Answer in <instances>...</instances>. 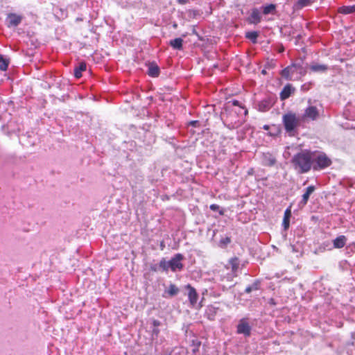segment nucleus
<instances>
[{
	"label": "nucleus",
	"instance_id": "obj_5",
	"mask_svg": "<svg viewBox=\"0 0 355 355\" xmlns=\"http://www.w3.org/2000/svg\"><path fill=\"white\" fill-rule=\"evenodd\" d=\"M276 98L273 96H268L257 104V110L259 112H266L268 111L275 104Z\"/></svg>",
	"mask_w": 355,
	"mask_h": 355
},
{
	"label": "nucleus",
	"instance_id": "obj_11",
	"mask_svg": "<svg viewBox=\"0 0 355 355\" xmlns=\"http://www.w3.org/2000/svg\"><path fill=\"white\" fill-rule=\"evenodd\" d=\"M186 289L188 290V298L191 305L194 306L198 301V295L196 290L190 284L186 286Z\"/></svg>",
	"mask_w": 355,
	"mask_h": 355
},
{
	"label": "nucleus",
	"instance_id": "obj_29",
	"mask_svg": "<svg viewBox=\"0 0 355 355\" xmlns=\"http://www.w3.org/2000/svg\"><path fill=\"white\" fill-rule=\"evenodd\" d=\"M258 33L257 31H250L248 32L245 34V37L250 40L253 43L257 42V39L258 37Z\"/></svg>",
	"mask_w": 355,
	"mask_h": 355
},
{
	"label": "nucleus",
	"instance_id": "obj_20",
	"mask_svg": "<svg viewBox=\"0 0 355 355\" xmlns=\"http://www.w3.org/2000/svg\"><path fill=\"white\" fill-rule=\"evenodd\" d=\"M169 44L174 49L181 50L183 47V40L180 37H177L174 40H171L169 42Z\"/></svg>",
	"mask_w": 355,
	"mask_h": 355
},
{
	"label": "nucleus",
	"instance_id": "obj_3",
	"mask_svg": "<svg viewBox=\"0 0 355 355\" xmlns=\"http://www.w3.org/2000/svg\"><path fill=\"white\" fill-rule=\"evenodd\" d=\"M312 168L315 171L324 169L331 164V160L324 153H312Z\"/></svg>",
	"mask_w": 355,
	"mask_h": 355
},
{
	"label": "nucleus",
	"instance_id": "obj_26",
	"mask_svg": "<svg viewBox=\"0 0 355 355\" xmlns=\"http://www.w3.org/2000/svg\"><path fill=\"white\" fill-rule=\"evenodd\" d=\"M262 8H263V13L266 15L274 13V12L275 11V9H276V6L273 3H270V4L265 6H263Z\"/></svg>",
	"mask_w": 355,
	"mask_h": 355
},
{
	"label": "nucleus",
	"instance_id": "obj_1",
	"mask_svg": "<svg viewBox=\"0 0 355 355\" xmlns=\"http://www.w3.org/2000/svg\"><path fill=\"white\" fill-rule=\"evenodd\" d=\"M292 164L295 170L300 173L309 171L312 167V153L309 151L301 152L295 155L292 158Z\"/></svg>",
	"mask_w": 355,
	"mask_h": 355
},
{
	"label": "nucleus",
	"instance_id": "obj_39",
	"mask_svg": "<svg viewBox=\"0 0 355 355\" xmlns=\"http://www.w3.org/2000/svg\"><path fill=\"white\" fill-rule=\"evenodd\" d=\"M268 303L273 306L276 304V302L273 298H270L268 301Z\"/></svg>",
	"mask_w": 355,
	"mask_h": 355
},
{
	"label": "nucleus",
	"instance_id": "obj_24",
	"mask_svg": "<svg viewBox=\"0 0 355 355\" xmlns=\"http://www.w3.org/2000/svg\"><path fill=\"white\" fill-rule=\"evenodd\" d=\"M179 293V288L173 284H171L164 293H168L170 297L176 295Z\"/></svg>",
	"mask_w": 355,
	"mask_h": 355
},
{
	"label": "nucleus",
	"instance_id": "obj_4",
	"mask_svg": "<svg viewBox=\"0 0 355 355\" xmlns=\"http://www.w3.org/2000/svg\"><path fill=\"white\" fill-rule=\"evenodd\" d=\"M252 327L248 322L247 318H243L239 321L236 326V333L243 334L245 337H248L251 334Z\"/></svg>",
	"mask_w": 355,
	"mask_h": 355
},
{
	"label": "nucleus",
	"instance_id": "obj_35",
	"mask_svg": "<svg viewBox=\"0 0 355 355\" xmlns=\"http://www.w3.org/2000/svg\"><path fill=\"white\" fill-rule=\"evenodd\" d=\"M200 124V122L197 120H194V121H191L189 123V125H191V126H193V127H197Z\"/></svg>",
	"mask_w": 355,
	"mask_h": 355
},
{
	"label": "nucleus",
	"instance_id": "obj_8",
	"mask_svg": "<svg viewBox=\"0 0 355 355\" xmlns=\"http://www.w3.org/2000/svg\"><path fill=\"white\" fill-rule=\"evenodd\" d=\"M318 110L316 107L309 106L307 108H306L304 114L300 116V117L302 121H304L307 119L314 121L318 118Z\"/></svg>",
	"mask_w": 355,
	"mask_h": 355
},
{
	"label": "nucleus",
	"instance_id": "obj_15",
	"mask_svg": "<svg viewBox=\"0 0 355 355\" xmlns=\"http://www.w3.org/2000/svg\"><path fill=\"white\" fill-rule=\"evenodd\" d=\"M315 187L313 185L309 186L306 189V192L302 195V200L300 202V205L302 207H304L307 204V202L309 200L310 195L313 193L315 191Z\"/></svg>",
	"mask_w": 355,
	"mask_h": 355
},
{
	"label": "nucleus",
	"instance_id": "obj_37",
	"mask_svg": "<svg viewBox=\"0 0 355 355\" xmlns=\"http://www.w3.org/2000/svg\"><path fill=\"white\" fill-rule=\"evenodd\" d=\"M152 333L153 335L157 336L158 334H159V329H158V327H153V329H152Z\"/></svg>",
	"mask_w": 355,
	"mask_h": 355
},
{
	"label": "nucleus",
	"instance_id": "obj_25",
	"mask_svg": "<svg viewBox=\"0 0 355 355\" xmlns=\"http://www.w3.org/2000/svg\"><path fill=\"white\" fill-rule=\"evenodd\" d=\"M9 60L0 54V70L6 71L9 65Z\"/></svg>",
	"mask_w": 355,
	"mask_h": 355
},
{
	"label": "nucleus",
	"instance_id": "obj_22",
	"mask_svg": "<svg viewBox=\"0 0 355 355\" xmlns=\"http://www.w3.org/2000/svg\"><path fill=\"white\" fill-rule=\"evenodd\" d=\"M338 12L344 15L354 13L355 12V5L343 6L338 8Z\"/></svg>",
	"mask_w": 355,
	"mask_h": 355
},
{
	"label": "nucleus",
	"instance_id": "obj_7",
	"mask_svg": "<svg viewBox=\"0 0 355 355\" xmlns=\"http://www.w3.org/2000/svg\"><path fill=\"white\" fill-rule=\"evenodd\" d=\"M184 259V256L178 253L175 254L170 260H169V266L170 269L173 272H175L177 270H182L184 266L182 263V261Z\"/></svg>",
	"mask_w": 355,
	"mask_h": 355
},
{
	"label": "nucleus",
	"instance_id": "obj_34",
	"mask_svg": "<svg viewBox=\"0 0 355 355\" xmlns=\"http://www.w3.org/2000/svg\"><path fill=\"white\" fill-rule=\"evenodd\" d=\"M313 0H297V5L300 8L309 6Z\"/></svg>",
	"mask_w": 355,
	"mask_h": 355
},
{
	"label": "nucleus",
	"instance_id": "obj_18",
	"mask_svg": "<svg viewBox=\"0 0 355 355\" xmlns=\"http://www.w3.org/2000/svg\"><path fill=\"white\" fill-rule=\"evenodd\" d=\"M309 68L313 72L323 73L328 69V66L323 64L313 63L310 65Z\"/></svg>",
	"mask_w": 355,
	"mask_h": 355
},
{
	"label": "nucleus",
	"instance_id": "obj_10",
	"mask_svg": "<svg viewBox=\"0 0 355 355\" xmlns=\"http://www.w3.org/2000/svg\"><path fill=\"white\" fill-rule=\"evenodd\" d=\"M295 91V89L291 84L286 85L280 92L279 97L282 101L288 98Z\"/></svg>",
	"mask_w": 355,
	"mask_h": 355
},
{
	"label": "nucleus",
	"instance_id": "obj_28",
	"mask_svg": "<svg viewBox=\"0 0 355 355\" xmlns=\"http://www.w3.org/2000/svg\"><path fill=\"white\" fill-rule=\"evenodd\" d=\"M201 345V342L198 339L192 340L191 341V351L193 354H196L199 351V348Z\"/></svg>",
	"mask_w": 355,
	"mask_h": 355
},
{
	"label": "nucleus",
	"instance_id": "obj_9",
	"mask_svg": "<svg viewBox=\"0 0 355 355\" xmlns=\"http://www.w3.org/2000/svg\"><path fill=\"white\" fill-rule=\"evenodd\" d=\"M261 164L265 166H273L276 164V158L270 153H263L261 156Z\"/></svg>",
	"mask_w": 355,
	"mask_h": 355
},
{
	"label": "nucleus",
	"instance_id": "obj_19",
	"mask_svg": "<svg viewBox=\"0 0 355 355\" xmlns=\"http://www.w3.org/2000/svg\"><path fill=\"white\" fill-rule=\"evenodd\" d=\"M87 68L86 63L85 62H81L74 68V76L76 78H80L82 77L83 71H85Z\"/></svg>",
	"mask_w": 355,
	"mask_h": 355
},
{
	"label": "nucleus",
	"instance_id": "obj_42",
	"mask_svg": "<svg viewBox=\"0 0 355 355\" xmlns=\"http://www.w3.org/2000/svg\"><path fill=\"white\" fill-rule=\"evenodd\" d=\"M323 245H326L327 247H329L330 245V243L326 244V243H323Z\"/></svg>",
	"mask_w": 355,
	"mask_h": 355
},
{
	"label": "nucleus",
	"instance_id": "obj_41",
	"mask_svg": "<svg viewBox=\"0 0 355 355\" xmlns=\"http://www.w3.org/2000/svg\"><path fill=\"white\" fill-rule=\"evenodd\" d=\"M263 128L264 130H269V128H270V127H269V125H263Z\"/></svg>",
	"mask_w": 355,
	"mask_h": 355
},
{
	"label": "nucleus",
	"instance_id": "obj_16",
	"mask_svg": "<svg viewBox=\"0 0 355 355\" xmlns=\"http://www.w3.org/2000/svg\"><path fill=\"white\" fill-rule=\"evenodd\" d=\"M291 217V210L290 208H287L284 214V218L282 222V226L284 229V230H286L288 229L290 225V218Z\"/></svg>",
	"mask_w": 355,
	"mask_h": 355
},
{
	"label": "nucleus",
	"instance_id": "obj_17",
	"mask_svg": "<svg viewBox=\"0 0 355 355\" xmlns=\"http://www.w3.org/2000/svg\"><path fill=\"white\" fill-rule=\"evenodd\" d=\"M347 239L345 236L341 235L336 237L333 241V245L334 248H342L345 245Z\"/></svg>",
	"mask_w": 355,
	"mask_h": 355
},
{
	"label": "nucleus",
	"instance_id": "obj_14",
	"mask_svg": "<svg viewBox=\"0 0 355 355\" xmlns=\"http://www.w3.org/2000/svg\"><path fill=\"white\" fill-rule=\"evenodd\" d=\"M8 27H15L18 26L22 20V17L20 15H18L15 13H10L8 16Z\"/></svg>",
	"mask_w": 355,
	"mask_h": 355
},
{
	"label": "nucleus",
	"instance_id": "obj_40",
	"mask_svg": "<svg viewBox=\"0 0 355 355\" xmlns=\"http://www.w3.org/2000/svg\"><path fill=\"white\" fill-rule=\"evenodd\" d=\"M150 269L153 270V271H157V266H152L150 267Z\"/></svg>",
	"mask_w": 355,
	"mask_h": 355
},
{
	"label": "nucleus",
	"instance_id": "obj_31",
	"mask_svg": "<svg viewBox=\"0 0 355 355\" xmlns=\"http://www.w3.org/2000/svg\"><path fill=\"white\" fill-rule=\"evenodd\" d=\"M231 242V239L229 236L223 237L218 243L219 247L224 248L227 246Z\"/></svg>",
	"mask_w": 355,
	"mask_h": 355
},
{
	"label": "nucleus",
	"instance_id": "obj_32",
	"mask_svg": "<svg viewBox=\"0 0 355 355\" xmlns=\"http://www.w3.org/2000/svg\"><path fill=\"white\" fill-rule=\"evenodd\" d=\"M230 103H232V104L234 106L239 107L241 110H243V114L245 116H246L248 114L247 108H245L244 106H242L241 103L240 101L237 100H232Z\"/></svg>",
	"mask_w": 355,
	"mask_h": 355
},
{
	"label": "nucleus",
	"instance_id": "obj_13",
	"mask_svg": "<svg viewBox=\"0 0 355 355\" xmlns=\"http://www.w3.org/2000/svg\"><path fill=\"white\" fill-rule=\"evenodd\" d=\"M261 15L258 8H253L251 14L248 17V22L250 24H257L261 22Z\"/></svg>",
	"mask_w": 355,
	"mask_h": 355
},
{
	"label": "nucleus",
	"instance_id": "obj_30",
	"mask_svg": "<svg viewBox=\"0 0 355 355\" xmlns=\"http://www.w3.org/2000/svg\"><path fill=\"white\" fill-rule=\"evenodd\" d=\"M159 267L163 270V271H168L170 268L169 266V261H166L164 258H162L159 263Z\"/></svg>",
	"mask_w": 355,
	"mask_h": 355
},
{
	"label": "nucleus",
	"instance_id": "obj_12",
	"mask_svg": "<svg viewBox=\"0 0 355 355\" xmlns=\"http://www.w3.org/2000/svg\"><path fill=\"white\" fill-rule=\"evenodd\" d=\"M239 258L234 257L231 258L229 261L228 264L225 266L226 269L228 270L229 268H231V272L234 273L235 275H238V271L239 268Z\"/></svg>",
	"mask_w": 355,
	"mask_h": 355
},
{
	"label": "nucleus",
	"instance_id": "obj_2",
	"mask_svg": "<svg viewBox=\"0 0 355 355\" xmlns=\"http://www.w3.org/2000/svg\"><path fill=\"white\" fill-rule=\"evenodd\" d=\"M302 121L300 116H297L293 112H288L282 116L284 129L291 137L295 135L296 128L300 125Z\"/></svg>",
	"mask_w": 355,
	"mask_h": 355
},
{
	"label": "nucleus",
	"instance_id": "obj_6",
	"mask_svg": "<svg viewBox=\"0 0 355 355\" xmlns=\"http://www.w3.org/2000/svg\"><path fill=\"white\" fill-rule=\"evenodd\" d=\"M302 68V67L300 63H293L292 64L282 69L280 72V74L286 80H291L295 72L297 69H301Z\"/></svg>",
	"mask_w": 355,
	"mask_h": 355
},
{
	"label": "nucleus",
	"instance_id": "obj_43",
	"mask_svg": "<svg viewBox=\"0 0 355 355\" xmlns=\"http://www.w3.org/2000/svg\"><path fill=\"white\" fill-rule=\"evenodd\" d=\"M261 73H262L263 74H265V73H266V70H265V69H263V70H262Z\"/></svg>",
	"mask_w": 355,
	"mask_h": 355
},
{
	"label": "nucleus",
	"instance_id": "obj_27",
	"mask_svg": "<svg viewBox=\"0 0 355 355\" xmlns=\"http://www.w3.org/2000/svg\"><path fill=\"white\" fill-rule=\"evenodd\" d=\"M238 275H235L234 273H232L231 272H228L227 273L223 272L220 275V280L223 281L226 279L227 282H232L234 278L237 277Z\"/></svg>",
	"mask_w": 355,
	"mask_h": 355
},
{
	"label": "nucleus",
	"instance_id": "obj_33",
	"mask_svg": "<svg viewBox=\"0 0 355 355\" xmlns=\"http://www.w3.org/2000/svg\"><path fill=\"white\" fill-rule=\"evenodd\" d=\"M211 210L214 211H218L219 214L223 216L224 214V211L223 209H220V206L216 204H212L209 206Z\"/></svg>",
	"mask_w": 355,
	"mask_h": 355
},
{
	"label": "nucleus",
	"instance_id": "obj_23",
	"mask_svg": "<svg viewBox=\"0 0 355 355\" xmlns=\"http://www.w3.org/2000/svg\"><path fill=\"white\" fill-rule=\"evenodd\" d=\"M148 74L150 77H157L159 74V68L157 65L151 64L148 67Z\"/></svg>",
	"mask_w": 355,
	"mask_h": 355
},
{
	"label": "nucleus",
	"instance_id": "obj_21",
	"mask_svg": "<svg viewBox=\"0 0 355 355\" xmlns=\"http://www.w3.org/2000/svg\"><path fill=\"white\" fill-rule=\"evenodd\" d=\"M261 282L259 279L255 280L251 285L248 286L245 289V293H250L253 291L260 289Z\"/></svg>",
	"mask_w": 355,
	"mask_h": 355
},
{
	"label": "nucleus",
	"instance_id": "obj_36",
	"mask_svg": "<svg viewBox=\"0 0 355 355\" xmlns=\"http://www.w3.org/2000/svg\"><path fill=\"white\" fill-rule=\"evenodd\" d=\"M152 324L153 327H158L159 326L161 325V322L158 320H153L152 322Z\"/></svg>",
	"mask_w": 355,
	"mask_h": 355
},
{
	"label": "nucleus",
	"instance_id": "obj_38",
	"mask_svg": "<svg viewBox=\"0 0 355 355\" xmlns=\"http://www.w3.org/2000/svg\"><path fill=\"white\" fill-rule=\"evenodd\" d=\"M180 4L184 5L189 2V0H177Z\"/></svg>",
	"mask_w": 355,
	"mask_h": 355
}]
</instances>
